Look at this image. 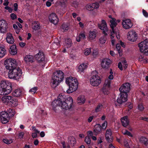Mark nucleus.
Masks as SVG:
<instances>
[{"label":"nucleus","instance_id":"1a4fd4ad","mask_svg":"<svg viewBox=\"0 0 148 148\" xmlns=\"http://www.w3.org/2000/svg\"><path fill=\"white\" fill-rule=\"evenodd\" d=\"M49 19L50 22L55 25L58 22L59 20L55 13H53L49 15Z\"/></svg>","mask_w":148,"mask_h":148},{"label":"nucleus","instance_id":"9d476101","mask_svg":"<svg viewBox=\"0 0 148 148\" xmlns=\"http://www.w3.org/2000/svg\"><path fill=\"white\" fill-rule=\"evenodd\" d=\"M12 98L13 97L10 96H3L2 98V100L4 103L10 104Z\"/></svg>","mask_w":148,"mask_h":148},{"label":"nucleus","instance_id":"ea45409f","mask_svg":"<svg viewBox=\"0 0 148 148\" xmlns=\"http://www.w3.org/2000/svg\"><path fill=\"white\" fill-rule=\"evenodd\" d=\"M8 10V11L10 13L12 12V9L11 8H10Z\"/></svg>","mask_w":148,"mask_h":148},{"label":"nucleus","instance_id":"79ce46f5","mask_svg":"<svg viewBox=\"0 0 148 148\" xmlns=\"http://www.w3.org/2000/svg\"><path fill=\"white\" fill-rule=\"evenodd\" d=\"M24 127L23 125H21L20 126V128L21 129H23Z\"/></svg>","mask_w":148,"mask_h":148},{"label":"nucleus","instance_id":"09e8293b","mask_svg":"<svg viewBox=\"0 0 148 148\" xmlns=\"http://www.w3.org/2000/svg\"><path fill=\"white\" fill-rule=\"evenodd\" d=\"M63 52H65V48H64L63 50Z\"/></svg>","mask_w":148,"mask_h":148},{"label":"nucleus","instance_id":"f3484780","mask_svg":"<svg viewBox=\"0 0 148 148\" xmlns=\"http://www.w3.org/2000/svg\"><path fill=\"white\" fill-rule=\"evenodd\" d=\"M32 28L35 30H37L39 29L40 28V24L37 23L36 21H34L33 24Z\"/></svg>","mask_w":148,"mask_h":148},{"label":"nucleus","instance_id":"6e6552de","mask_svg":"<svg viewBox=\"0 0 148 148\" xmlns=\"http://www.w3.org/2000/svg\"><path fill=\"white\" fill-rule=\"evenodd\" d=\"M35 57L39 62H43L45 60L43 53L41 51H39V53L35 55Z\"/></svg>","mask_w":148,"mask_h":148},{"label":"nucleus","instance_id":"c03bdc74","mask_svg":"<svg viewBox=\"0 0 148 148\" xmlns=\"http://www.w3.org/2000/svg\"><path fill=\"white\" fill-rule=\"evenodd\" d=\"M36 128V127L35 126H32V129L33 130H34Z\"/></svg>","mask_w":148,"mask_h":148},{"label":"nucleus","instance_id":"a19ab883","mask_svg":"<svg viewBox=\"0 0 148 148\" xmlns=\"http://www.w3.org/2000/svg\"><path fill=\"white\" fill-rule=\"evenodd\" d=\"M34 133H36V134H39L40 133V131H38L37 130H36L35 131H34Z\"/></svg>","mask_w":148,"mask_h":148},{"label":"nucleus","instance_id":"de8ad7c7","mask_svg":"<svg viewBox=\"0 0 148 148\" xmlns=\"http://www.w3.org/2000/svg\"><path fill=\"white\" fill-rule=\"evenodd\" d=\"M48 0L50 1L51 2L53 1V0Z\"/></svg>","mask_w":148,"mask_h":148},{"label":"nucleus","instance_id":"b1692460","mask_svg":"<svg viewBox=\"0 0 148 148\" xmlns=\"http://www.w3.org/2000/svg\"><path fill=\"white\" fill-rule=\"evenodd\" d=\"M53 46H55L56 45H57L58 46H60V43L58 42H56L55 41L53 42V43H52Z\"/></svg>","mask_w":148,"mask_h":148},{"label":"nucleus","instance_id":"72a5a7b5","mask_svg":"<svg viewBox=\"0 0 148 148\" xmlns=\"http://www.w3.org/2000/svg\"><path fill=\"white\" fill-rule=\"evenodd\" d=\"M13 27L15 29H16L18 28V27L17 26L16 24H14L13 25Z\"/></svg>","mask_w":148,"mask_h":148},{"label":"nucleus","instance_id":"20e7f679","mask_svg":"<svg viewBox=\"0 0 148 148\" xmlns=\"http://www.w3.org/2000/svg\"><path fill=\"white\" fill-rule=\"evenodd\" d=\"M21 75V70L18 67L11 69L8 72V77L10 79L18 80L20 78Z\"/></svg>","mask_w":148,"mask_h":148},{"label":"nucleus","instance_id":"412c9836","mask_svg":"<svg viewBox=\"0 0 148 148\" xmlns=\"http://www.w3.org/2000/svg\"><path fill=\"white\" fill-rule=\"evenodd\" d=\"M10 16L11 19L12 20H14L16 18V16L14 13H11L10 14Z\"/></svg>","mask_w":148,"mask_h":148},{"label":"nucleus","instance_id":"f257e3e1","mask_svg":"<svg viewBox=\"0 0 148 148\" xmlns=\"http://www.w3.org/2000/svg\"><path fill=\"white\" fill-rule=\"evenodd\" d=\"M12 85L7 81H3L0 83V95H6L10 94L12 90Z\"/></svg>","mask_w":148,"mask_h":148},{"label":"nucleus","instance_id":"7c9ffc66","mask_svg":"<svg viewBox=\"0 0 148 148\" xmlns=\"http://www.w3.org/2000/svg\"><path fill=\"white\" fill-rule=\"evenodd\" d=\"M5 2L3 3V5L5 6H7L9 3V2L8 1H5Z\"/></svg>","mask_w":148,"mask_h":148},{"label":"nucleus","instance_id":"cd10ccee","mask_svg":"<svg viewBox=\"0 0 148 148\" xmlns=\"http://www.w3.org/2000/svg\"><path fill=\"white\" fill-rule=\"evenodd\" d=\"M51 2L47 1L46 2V5L47 7H50L51 6Z\"/></svg>","mask_w":148,"mask_h":148},{"label":"nucleus","instance_id":"8fccbe9b","mask_svg":"<svg viewBox=\"0 0 148 148\" xmlns=\"http://www.w3.org/2000/svg\"><path fill=\"white\" fill-rule=\"evenodd\" d=\"M11 130V128H9V129H8V131H10V130Z\"/></svg>","mask_w":148,"mask_h":148},{"label":"nucleus","instance_id":"f8f14e48","mask_svg":"<svg viewBox=\"0 0 148 148\" xmlns=\"http://www.w3.org/2000/svg\"><path fill=\"white\" fill-rule=\"evenodd\" d=\"M22 93V90L20 89H16L12 93L13 96L18 97L21 96Z\"/></svg>","mask_w":148,"mask_h":148},{"label":"nucleus","instance_id":"a211bd4d","mask_svg":"<svg viewBox=\"0 0 148 148\" xmlns=\"http://www.w3.org/2000/svg\"><path fill=\"white\" fill-rule=\"evenodd\" d=\"M10 104L12 106H16L18 104L17 100L16 99L13 97L12 100L10 103Z\"/></svg>","mask_w":148,"mask_h":148},{"label":"nucleus","instance_id":"58836bf2","mask_svg":"<svg viewBox=\"0 0 148 148\" xmlns=\"http://www.w3.org/2000/svg\"><path fill=\"white\" fill-rule=\"evenodd\" d=\"M24 148H30V146L28 145H27V144H25V145Z\"/></svg>","mask_w":148,"mask_h":148},{"label":"nucleus","instance_id":"864d4df0","mask_svg":"<svg viewBox=\"0 0 148 148\" xmlns=\"http://www.w3.org/2000/svg\"><path fill=\"white\" fill-rule=\"evenodd\" d=\"M5 1H8V0H5Z\"/></svg>","mask_w":148,"mask_h":148},{"label":"nucleus","instance_id":"49530a36","mask_svg":"<svg viewBox=\"0 0 148 148\" xmlns=\"http://www.w3.org/2000/svg\"><path fill=\"white\" fill-rule=\"evenodd\" d=\"M2 2V0H0V4H1Z\"/></svg>","mask_w":148,"mask_h":148},{"label":"nucleus","instance_id":"603ef678","mask_svg":"<svg viewBox=\"0 0 148 148\" xmlns=\"http://www.w3.org/2000/svg\"><path fill=\"white\" fill-rule=\"evenodd\" d=\"M41 112H43V110H41Z\"/></svg>","mask_w":148,"mask_h":148},{"label":"nucleus","instance_id":"4c0bfd02","mask_svg":"<svg viewBox=\"0 0 148 148\" xmlns=\"http://www.w3.org/2000/svg\"><path fill=\"white\" fill-rule=\"evenodd\" d=\"M18 20L21 23H22L23 22V21L20 18H18Z\"/></svg>","mask_w":148,"mask_h":148},{"label":"nucleus","instance_id":"4468645a","mask_svg":"<svg viewBox=\"0 0 148 148\" xmlns=\"http://www.w3.org/2000/svg\"><path fill=\"white\" fill-rule=\"evenodd\" d=\"M24 60L27 63L28 62H34L33 57L31 55H26L25 57Z\"/></svg>","mask_w":148,"mask_h":148},{"label":"nucleus","instance_id":"7ed1b4c3","mask_svg":"<svg viewBox=\"0 0 148 148\" xmlns=\"http://www.w3.org/2000/svg\"><path fill=\"white\" fill-rule=\"evenodd\" d=\"M65 95L64 93L60 94L57 100H54L52 103V109L55 111L57 106H59L64 111L65 110Z\"/></svg>","mask_w":148,"mask_h":148},{"label":"nucleus","instance_id":"4be33fe9","mask_svg":"<svg viewBox=\"0 0 148 148\" xmlns=\"http://www.w3.org/2000/svg\"><path fill=\"white\" fill-rule=\"evenodd\" d=\"M14 7V10L15 11H16L18 9V5L16 3H14L13 5Z\"/></svg>","mask_w":148,"mask_h":148},{"label":"nucleus","instance_id":"c85d7f7f","mask_svg":"<svg viewBox=\"0 0 148 148\" xmlns=\"http://www.w3.org/2000/svg\"><path fill=\"white\" fill-rule=\"evenodd\" d=\"M38 143L39 141L37 139L34 142V144L35 145H37L38 144Z\"/></svg>","mask_w":148,"mask_h":148},{"label":"nucleus","instance_id":"a878e982","mask_svg":"<svg viewBox=\"0 0 148 148\" xmlns=\"http://www.w3.org/2000/svg\"><path fill=\"white\" fill-rule=\"evenodd\" d=\"M19 45L20 47H23L25 45V43L23 42H21L19 43Z\"/></svg>","mask_w":148,"mask_h":148},{"label":"nucleus","instance_id":"9b49d317","mask_svg":"<svg viewBox=\"0 0 148 148\" xmlns=\"http://www.w3.org/2000/svg\"><path fill=\"white\" fill-rule=\"evenodd\" d=\"M6 39L7 42L9 44H12L14 41L12 34L10 33L7 34Z\"/></svg>","mask_w":148,"mask_h":148},{"label":"nucleus","instance_id":"5fc2aeb1","mask_svg":"<svg viewBox=\"0 0 148 148\" xmlns=\"http://www.w3.org/2000/svg\"><path fill=\"white\" fill-rule=\"evenodd\" d=\"M45 0H43V1H45Z\"/></svg>","mask_w":148,"mask_h":148},{"label":"nucleus","instance_id":"6ab92c4d","mask_svg":"<svg viewBox=\"0 0 148 148\" xmlns=\"http://www.w3.org/2000/svg\"><path fill=\"white\" fill-rule=\"evenodd\" d=\"M38 89L37 87H35L31 88L29 92L32 94L35 93Z\"/></svg>","mask_w":148,"mask_h":148},{"label":"nucleus","instance_id":"ddd939ff","mask_svg":"<svg viewBox=\"0 0 148 148\" xmlns=\"http://www.w3.org/2000/svg\"><path fill=\"white\" fill-rule=\"evenodd\" d=\"M10 53L12 55H14L17 53V49L15 45H12L10 47Z\"/></svg>","mask_w":148,"mask_h":148},{"label":"nucleus","instance_id":"bb28decb","mask_svg":"<svg viewBox=\"0 0 148 148\" xmlns=\"http://www.w3.org/2000/svg\"><path fill=\"white\" fill-rule=\"evenodd\" d=\"M32 136L33 138H36L37 136V134L36 133H33L32 134Z\"/></svg>","mask_w":148,"mask_h":148},{"label":"nucleus","instance_id":"aec40b11","mask_svg":"<svg viewBox=\"0 0 148 148\" xmlns=\"http://www.w3.org/2000/svg\"><path fill=\"white\" fill-rule=\"evenodd\" d=\"M3 141L4 143L8 144L12 143L13 142L12 140L11 139L8 140L7 139H4Z\"/></svg>","mask_w":148,"mask_h":148},{"label":"nucleus","instance_id":"39448f33","mask_svg":"<svg viewBox=\"0 0 148 148\" xmlns=\"http://www.w3.org/2000/svg\"><path fill=\"white\" fill-rule=\"evenodd\" d=\"M6 69L9 70L16 67V64L14 59H8L6 60L4 62Z\"/></svg>","mask_w":148,"mask_h":148},{"label":"nucleus","instance_id":"f704fd0d","mask_svg":"<svg viewBox=\"0 0 148 148\" xmlns=\"http://www.w3.org/2000/svg\"><path fill=\"white\" fill-rule=\"evenodd\" d=\"M15 30V32H16V33L17 34H18L20 31V29H19L18 28Z\"/></svg>","mask_w":148,"mask_h":148},{"label":"nucleus","instance_id":"a18cd8bd","mask_svg":"<svg viewBox=\"0 0 148 148\" xmlns=\"http://www.w3.org/2000/svg\"><path fill=\"white\" fill-rule=\"evenodd\" d=\"M19 40H22V38L21 37V36H19Z\"/></svg>","mask_w":148,"mask_h":148},{"label":"nucleus","instance_id":"c756f323","mask_svg":"<svg viewBox=\"0 0 148 148\" xmlns=\"http://www.w3.org/2000/svg\"><path fill=\"white\" fill-rule=\"evenodd\" d=\"M40 135L41 137H43L44 136L45 134L44 132H42L40 133Z\"/></svg>","mask_w":148,"mask_h":148},{"label":"nucleus","instance_id":"393cba45","mask_svg":"<svg viewBox=\"0 0 148 148\" xmlns=\"http://www.w3.org/2000/svg\"><path fill=\"white\" fill-rule=\"evenodd\" d=\"M65 12L63 11L62 10V9H60V10L58 11V13L60 14L61 15H62Z\"/></svg>","mask_w":148,"mask_h":148},{"label":"nucleus","instance_id":"0eeeda50","mask_svg":"<svg viewBox=\"0 0 148 148\" xmlns=\"http://www.w3.org/2000/svg\"><path fill=\"white\" fill-rule=\"evenodd\" d=\"M8 24L4 20H0V33L4 34L7 31Z\"/></svg>","mask_w":148,"mask_h":148},{"label":"nucleus","instance_id":"c9c22d12","mask_svg":"<svg viewBox=\"0 0 148 148\" xmlns=\"http://www.w3.org/2000/svg\"><path fill=\"white\" fill-rule=\"evenodd\" d=\"M64 25H62V27H61V30L63 32H64V31H65V29H64Z\"/></svg>","mask_w":148,"mask_h":148},{"label":"nucleus","instance_id":"423d86ee","mask_svg":"<svg viewBox=\"0 0 148 148\" xmlns=\"http://www.w3.org/2000/svg\"><path fill=\"white\" fill-rule=\"evenodd\" d=\"M1 121L3 124H5L8 123L10 119L9 115L5 111H3L0 113Z\"/></svg>","mask_w":148,"mask_h":148},{"label":"nucleus","instance_id":"5701e85b","mask_svg":"<svg viewBox=\"0 0 148 148\" xmlns=\"http://www.w3.org/2000/svg\"><path fill=\"white\" fill-rule=\"evenodd\" d=\"M24 135V133L23 132H21L19 133L18 136L19 138H22L23 137Z\"/></svg>","mask_w":148,"mask_h":148},{"label":"nucleus","instance_id":"dca6fc26","mask_svg":"<svg viewBox=\"0 0 148 148\" xmlns=\"http://www.w3.org/2000/svg\"><path fill=\"white\" fill-rule=\"evenodd\" d=\"M5 112L8 113L9 116L10 117L13 116L14 114V110L10 108L8 109L7 111H5Z\"/></svg>","mask_w":148,"mask_h":148},{"label":"nucleus","instance_id":"3c124183","mask_svg":"<svg viewBox=\"0 0 148 148\" xmlns=\"http://www.w3.org/2000/svg\"><path fill=\"white\" fill-rule=\"evenodd\" d=\"M36 130H37V129H36V128L34 130V131H35Z\"/></svg>","mask_w":148,"mask_h":148},{"label":"nucleus","instance_id":"473e14b6","mask_svg":"<svg viewBox=\"0 0 148 148\" xmlns=\"http://www.w3.org/2000/svg\"><path fill=\"white\" fill-rule=\"evenodd\" d=\"M16 23L20 28H22L23 26L22 25L20 24L19 23L17 22Z\"/></svg>","mask_w":148,"mask_h":148},{"label":"nucleus","instance_id":"37998d69","mask_svg":"<svg viewBox=\"0 0 148 148\" xmlns=\"http://www.w3.org/2000/svg\"><path fill=\"white\" fill-rule=\"evenodd\" d=\"M10 7H8V6H5V9L6 10H8L10 8Z\"/></svg>","mask_w":148,"mask_h":148},{"label":"nucleus","instance_id":"2f4dec72","mask_svg":"<svg viewBox=\"0 0 148 148\" xmlns=\"http://www.w3.org/2000/svg\"><path fill=\"white\" fill-rule=\"evenodd\" d=\"M61 143L62 144L63 147V148H65L64 141V140H61Z\"/></svg>","mask_w":148,"mask_h":148},{"label":"nucleus","instance_id":"f03ea898","mask_svg":"<svg viewBox=\"0 0 148 148\" xmlns=\"http://www.w3.org/2000/svg\"><path fill=\"white\" fill-rule=\"evenodd\" d=\"M64 78V73L62 71L58 70L54 71L52 76L51 84L53 87H55L62 81Z\"/></svg>","mask_w":148,"mask_h":148},{"label":"nucleus","instance_id":"2eb2a0df","mask_svg":"<svg viewBox=\"0 0 148 148\" xmlns=\"http://www.w3.org/2000/svg\"><path fill=\"white\" fill-rule=\"evenodd\" d=\"M6 54V51L4 47H0V58H3Z\"/></svg>","mask_w":148,"mask_h":148},{"label":"nucleus","instance_id":"e433bc0d","mask_svg":"<svg viewBox=\"0 0 148 148\" xmlns=\"http://www.w3.org/2000/svg\"><path fill=\"white\" fill-rule=\"evenodd\" d=\"M28 36L27 38V39H29L31 37V35L30 33H28Z\"/></svg>","mask_w":148,"mask_h":148}]
</instances>
